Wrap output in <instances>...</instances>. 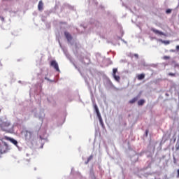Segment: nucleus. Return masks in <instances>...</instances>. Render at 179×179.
<instances>
[{
	"mask_svg": "<svg viewBox=\"0 0 179 179\" xmlns=\"http://www.w3.org/2000/svg\"><path fill=\"white\" fill-rule=\"evenodd\" d=\"M138 99H139V97L136 96V97L133 98L132 99H131V100L129 101V103L130 104H134V103H136V101H138Z\"/></svg>",
	"mask_w": 179,
	"mask_h": 179,
	"instance_id": "nucleus-9",
	"label": "nucleus"
},
{
	"mask_svg": "<svg viewBox=\"0 0 179 179\" xmlns=\"http://www.w3.org/2000/svg\"><path fill=\"white\" fill-rule=\"evenodd\" d=\"M170 52H176V50L172 49L170 50Z\"/></svg>",
	"mask_w": 179,
	"mask_h": 179,
	"instance_id": "nucleus-28",
	"label": "nucleus"
},
{
	"mask_svg": "<svg viewBox=\"0 0 179 179\" xmlns=\"http://www.w3.org/2000/svg\"><path fill=\"white\" fill-rule=\"evenodd\" d=\"M0 20H1L2 22H4L5 18H4L3 17H0Z\"/></svg>",
	"mask_w": 179,
	"mask_h": 179,
	"instance_id": "nucleus-24",
	"label": "nucleus"
},
{
	"mask_svg": "<svg viewBox=\"0 0 179 179\" xmlns=\"http://www.w3.org/2000/svg\"><path fill=\"white\" fill-rule=\"evenodd\" d=\"M161 42H162L163 44H165L166 45H169V44H170V41H163V40H160Z\"/></svg>",
	"mask_w": 179,
	"mask_h": 179,
	"instance_id": "nucleus-14",
	"label": "nucleus"
},
{
	"mask_svg": "<svg viewBox=\"0 0 179 179\" xmlns=\"http://www.w3.org/2000/svg\"><path fill=\"white\" fill-rule=\"evenodd\" d=\"M91 24H93V26H95V27H100L101 26V24L100 23V22L96 20H92Z\"/></svg>",
	"mask_w": 179,
	"mask_h": 179,
	"instance_id": "nucleus-5",
	"label": "nucleus"
},
{
	"mask_svg": "<svg viewBox=\"0 0 179 179\" xmlns=\"http://www.w3.org/2000/svg\"><path fill=\"white\" fill-rule=\"evenodd\" d=\"M67 6L69 8V9H73V7L69 6V5H67Z\"/></svg>",
	"mask_w": 179,
	"mask_h": 179,
	"instance_id": "nucleus-27",
	"label": "nucleus"
},
{
	"mask_svg": "<svg viewBox=\"0 0 179 179\" xmlns=\"http://www.w3.org/2000/svg\"><path fill=\"white\" fill-rule=\"evenodd\" d=\"M50 66L54 68L57 72H59V66H58V63L55 60H52L50 62Z\"/></svg>",
	"mask_w": 179,
	"mask_h": 179,
	"instance_id": "nucleus-3",
	"label": "nucleus"
},
{
	"mask_svg": "<svg viewBox=\"0 0 179 179\" xmlns=\"http://www.w3.org/2000/svg\"><path fill=\"white\" fill-rule=\"evenodd\" d=\"M64 36H65L66 38L67 39V41H69V43H71V41H72V35H71V34H69V32L64 31Z\"/></svg>",
	"mask_w": 179,
	"mask_h": 179,
	"instance_id": "nucleus-4",
	"label": "nucleus"
},
{
	"mask_svg": "<svg viewBox=\"0 0 179 179\" xmlns=\"http://www.w3.org/2000/svg\"><path fill=\"white\" fill-rule=\"evenodd\" d=\"M177 178H179V169L177 170Z\"/></svg>",
	"mask_w": 179,
	"mask_h": 179,
	"instance_id": "nucleus-23",
	"label": "nucleus"
},
{
	"mask_svg": "<svg viewBox=\"0 0 179 179\" xmlns=\"http://www.w3.org/2000/svg\"><path fill=\"white\" fill-rule=\"evenodd\" d=\"M8 150H9V147L6 142H3V144L0 147V153H1V155L3 153H6Z\"/></svg>",
	"mask_w": 179,
	"mask_h": 179,
	"instance_id": "nucleus-1",
	"label": "nucleus"
},
{
	"mask_svg": "<svg viewBox=\"0 0 179 179\" xmlns=\"http://www.w3.org/2000/svg\"><path fill=\"white\" fill-rule=\"evenodd\" d=\"M151 30L155 33V34H159V36H164V33L162 31H159L155 28H152Z\"/></svg>",
	"mask_w": 179,
	"mask_h": 179,
	"instance_id": "nucleus-6",
	"label": "nucleus"
},
{
	"mask_svg": "<svg viewBox=\"0 0 179 179\" xmlns=\"http://www.w3.org/2000/svg\"><path fill=\"white\" fill-rule=\"evenodd\" d=\"M71 171H73V168L71 169Z\"/></svg>",
	"mask_w": 179,
	"mask_h": 179,
	"instance_id": "nucleus-32",
	"label": "nucleus"
},
{
	"mask_svg": "<svg viewBox=\"0 0 179 179\" xmlns=\"http://www.w3.org/2000/svg\"><path fill=\"white\" fill-rule=\"evenodd\" d=\"M169 76H176V73H168Z\"/></svg>",
	"mask_w": 179,
	"mask_h": 179,
	"instance_id": "nucleus-18",
	"label": "nucleus"
},
{
	"mask_svg": "<svg viewBox=\"0 0 179 179\" xmlns=\"http://www.w3.org/2000/svg\"><path fill=\"white\" fill-rule=\"evenodd\" d=\"M166 13L169 14V13H171V9L169 8L166 10Z\"/></svg>",
	"mask_w": 179,
	"mask_h": 179,
	"instance_id": "nucleus-17",
	"label": "nucleus"
},
{
	"mask_svg": "<svg viewBox=\"0 0 179 179\" xmlns=\"http://www.w3.org/2000/svg\"><path fill=\"white\" fill-rule=\"evenodd\" d=\"M117 72H118V69H113L112 75L115 80H116V82H120V80H121V77H120V76H117Z\"/></svg>",
	"mask_w": 179,
	"mask_h": 179,
	"instance_id": "nucleus-2",
	"label": "nucleus"
},
{
	"mask_svg": "<svg viewBox=\"0 0 179 179\" xmlns=\"http://www.w3.org/2000/svg\"><path fill=\"white\" fill-rule=\"evenodd\" d=\"M176 50L178 51V50H179V45H177V46H176Z\"/></svg>",
	"mask_w": 179,
	"mask_h": 179,
	"instance_id": "nucleus-30",
	"label": "nucleus"
},
{
	"mask_svg": "<svg viewBox=\"0 0 179 179\" xmlns=\"http://www.w3.org/2000/svg\"><path fill=\"white\" fill-rule=\"evenodd\" d=\"M165 94H166V96H169V94H167V93H166Z\"/></svg>",
	"mask_w": 179,
	"mask_h": 179,
	"instance_id": "nucleus-31",
	"label": "nucleus"
},
{
	"mask_svg": "<svg viewBox=\"0 0 179 179\" xmlns=\"http://www.w3.org/2000/svg\"><path fill=\"white\" fill-rule=\"evenodd\" d=\"M98 118H99V122H100V125H101L102 127H104V122H103V117H101V116H98Z\"/></svg>",
	"mask_w": 179,
	"mask_h": 179,
	"instance_id": "nucleus-11",
	"label": "nucleus"
},
{
	"mask_svg": "<svg viewBox=\"0 0 179 179\" xmlns=\"http://www.w3.org/2000/svg\"><path fill=\"white\" fill-rule=\"evenodd\" d=\"M145 79V74L144 73H142V74H140L138 76V80H142Z\"/></svg>",
	"mask_w": 179,
	"mask_h": 179,
	"instance_id": "nucleus-12",
	"label": "nucleus"
},
{
	"mask_svg": "<svg viewBox=\"0 0 179 179\" xmlns=\"http://www.w3.org/2000/svg\"><path fill=\"white\" fill-rule=\"evenodd\" d=\"M93 159V155H91L88 158L87 160L88 162H90V160H92Z\"/></svg>",
	"mask_w": 179,
	"mask_h": 179,
	"instance_id": "nucleus-16",
	"label": "nucleus"
},
{
	"mask_svg": "<svg viewBox=\"0 0 179 179\" xmlns=\"http://www.w3.org/2000/svg\"><path fill=\"white\" fill-rule=\"evenodd\" d=\"M176 150H179V141H177V143H176Z\"/></svg>",
	"mask_w": 179,
	"mask_h": 179,
	"instance_id": "nucleus-15",
	"label": "nucleus"
},
{
	"mask_svg": "<svg viewBox=\"0 0 179 179\" xmlns=\"http://www.w3.org/2000/svg\"><path fill=\"white\" fill-rule=\"evenodd\" d=\"M145 104V99H141L138 101V106H143Z\"/></svg>",
	"mask_w": 179,
	"mask_h": 179,
	"instance_id": "nucleus-13",
	"label": "nucleus"
},
{
	"mask_svg": "<svg viewBox=\"0 0 179 179\" xmlns=\"http://www.w3.org/2000/svg\"><path fill=\"white\" fill-rule=\"evenodd\" d=\"M134 56L135 57H136L137 59H138V58H139V55H138V54H134Z\"/></svg>",
	"mask_w": 179,
	"mask_h": 179,
	"instance_id": "nucleus-21",
	"label": "nucleus"
},
{
	"mask_svg": "<svg viewBox=\"0 0 179 179\" xmlns=\"http://www.w3.org/2000/svg\"><path fill=\"white\" fill-rule=\"evenodd\" d=\"M45 80H49L50 82H55V80H50V79H48V78H45Z\"/></svg>",
	"mask_w": 179,
	"mask_h": 179,
	"instance_id": "nucleus-22",
	"label": "nucleus"
},
{
	"mask_svg": "<svg viewBox=\"0 0 179 179\" xmlns=\"http://www.w3.org/2000/svg\"><path fill=\"white\" fill-rule=\"evenodd\" d=\"M89 162H90V161H89L88 159L85 162V164H89Z\"/></svg>",
	"mask_w": 179,
	"mask_h": 179,
	"instance_id": "nucleus-29",
	"label": "nucleus"
},
{
	"mask_svg": "<svg viewBox=\"0 0 179 179\" xmlns=\"http://www.w3.org/2000/svg\"><path fill=\"white\" fill-rule=\"evenodd\" d=\"M173 163L176 164V157L173 156Z\"/></svg>",
	"mask_w": 179,
	"mask_h": 179,
	"instance_id": "nucleus-25",
	"label": "nucleus"
},
{
	"mask_svg": "<svg viewBox=\"0 0 179 179\" xmlns=\"http://www.w3.org/2000/svg\"><path fill=\"white\" fill-rule=\"evenodd\" d=\"M94 109L95 112L96 113L97 117H100L101 114L100 113V110H99V107L97 106V104L94 103Z\"/></svg>",
	"mask_w": 179,
	"mask_h": 179,
	"instance_id": "nucleus-7",
	"label": "nucleus"
},
{
	"mask_svg": "<svg viewBox=\"0 0 179 179\" xmlns=\"http://www.w3.org/2000/svg\"><path fill=\"white\" fill-rule=\"evenodd\" d=\"M92 2V3H95V5H97V2H96V0H90V3Z\"/></svg>",
	"mask_w": 179,
	"mask_h": 179,
	"instance_id": "nucleus-19",
	"label": "nucleus"
},
{
	"mask_svg": "<svg viewBox=\"0 0 179 179\" xmlns=\"http://www.w3.org/2000/svg\"><path fill=\"white\" fill-rule=\"evenodd\" d=\"M44 4L43 3V1H40L38 5V10H43V6Z\"/></svg>",
	"mask_w": 179,
	"mask_h": 179,
	"instance_id": "nucleus-10",
	"label": "nucleus"
},
{
	"mask_svg": "<svg viewBox=\"0 0 179 179\" xmlns=\"http://www.w3.org/2000/svg\"><path fill=\"white\" fill-rule=\"evenodd\" d=\"M6 139H7V141H11L12 143H13V145H17V141L13 138H10L9 137H6Z\"/></svg>",
	"mask_w": 179,
	"mask_h": 179,
	"instance_id": "nucleus-8",
	"label": "nucleus"
},
{
	"mask_svg": "<svg viewBox=\"0 0 179 179\" xmlns=\"http://www.w3.org/2000/svg\"><path fill=\"white\" fill-rule=\"evenodd\" d=\"M149 133V130H145V135L148 136V134Z\"/></svg>",
	"mask_w": 179,
	"mask_h": 179,
	"instance_id": "nucleus-26",
	"label": "nucleus"
},
{
	"mask_svg": "<svg viewBox=\"0 0 179 179\" xmlns=\"http://www.w3.org/2000/svg\"><path fill=\"white\" fill-rule=\"evenodd\" d=\"M164 59H170V57L169 56H164Z\"/></svg>",
	"mask_w": 179,
	"mask_h": 179,
	"instance_id": "nucleus-20",
	"label": "nucleus"
},
{
	"mask_svg": "<svg viewBox=\"0 0 179 179\" xmlns=\"http://www.w3.org/2000/svg\"><path fill=\"white\" fill-rule=\"evenodd\" d=\"M0 113H1V109H0Z\"/></svg>",
	"mask_w": 179,
	"mask_h": 179,
	"instance_id": "nucleus-33",
	"label": "nucleus"
}]
</instances>
